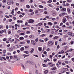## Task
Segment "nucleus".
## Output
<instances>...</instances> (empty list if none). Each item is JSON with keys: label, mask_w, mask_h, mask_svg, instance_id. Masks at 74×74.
I'll list each match as a JSON object with an SVG mask.
<instances>
[{"label": "nucleus", "mask_w": 74, "mask_h": 74, "mask_svg": "<svg viewBox=\"0 0 74 74\" xmlns=\"http://www.w3.org/2000/svg\"><path fill=\"white\" fill-rule=\"evenodd\" d=\"M14 3L13 0H8L7 2V4L8 5H11L13 4Z\"/></svg>", "instance_id": "1"}, {"label": "nucleus", "mask_w": 74, "mask_h": 74, "mask_svg": "<svg viewBox=\"0 0 74 74\" xmlns=\"http://www.w3.org/2000/svg\"><path fill=\"white\" fill-rule=\"evenodd\" d=\"M28 23H33L34 22V20L33 19H30L28 20Z\"/></svg>", "instance_id": "2"}, {"label": "nucleus", "mask_w": 74, "mask_h": 74, "mask_svg": "<svg viewBox=\"0 0 74 74\" xmlns=\"http://www.w3.org/2000/svg\"><path fill=\"white\" fill-rule=\"evenodd\" d=\"M66 14V13H62L60 14L59 15L60 17H61V16H63L64 15Z\"/></svg>", "instance_id": "3"}, {"label": "nucleus", "mask_w": 74, "mask_h": 74, "mask_svg": "<svg viewBox=\"0 0 74 74\" xmlns=\"http://www.w3.org/2000/svg\"><path fill=\"white\" fill-rule=\"evenodd\" d=\"M68 70V69L66 68V69H63L62 70V71L63 73H64L65 71H66V70Z\"/></svg>", "instance_id": "4"}, {"label": "nucleus", "mask_w": 74, "mask_h": 74, "mask_svg": "<svg viewBox=\"0 0 74 74\" xmlns=\"http://www.w3.org/2000/svg\"><path fill=\"white\" fill-rule=\"evenodd\" d=\"M42 47H38V50L40 52H41L42 51Z\"/></svg>", "instance_id": "5"}, {"label": "nucleus", "mask_w": 74, "mask_h": 74, "mask_svg": "<svg viewBox=\"0 0 74 74\" xmlns=\"http://www.w3.org/2000/svg\"><path fill=\"white\" fill-rule=\"evenodd\" d=\"M51 32V30L50 29H47L45 32H46V33H48L49 32Z\"/></svg>", "instance_id": "6"}, {"label": "nucleus", "mask_w": 74, "mask_h": 74, "mask_svg": "<svg viewBox=\"0 0 74 74\" xmlns=\"http://www.w3.org/2000/svg\"><path fill=\"white\" fill-rule=\"evenodd\" d=\"M34 50L33 49H32V50L29 52V53H34Z\"/></svg>", "instance_id": "7"}, {"label": "nucleus", "mask_w": 74, "mask_h": 74, "mask_svg": "<svg viewBox=\"0 0 74 74\" xmlns=\"http://www.w3.org/2000/svg\"><path fill=\"white\" fill-rule=\"evenodd\" d=\"M66 10V9L64 8H62L61 9V11H65Z\"/></svg>", "instance_id": "8"}, {"label": "nucleus", "mask_w": 74, "mask_h": 74, "mask_svg": "<svg viewBox=\"0 0 74 74\" xmlns=\"http://www.w3.org/2000/svg\"><path fill=\"white\" fill-rule=\"evenodd\" d=\"M67 11L68 14H70V13H71V11H70V8H67Z\"/></svg>", "instance_id": "9"}, {"label": "nucleus", "mask_w": 74, "mask_h": 74, "mask_svg": "<svg viewBox=\"0 0 74 74\" xmlns=\"http://www.w3.org/2000/svg\"><path fill=\"white\" fill-rule=\"evenodd\" d=\"M20 51H23L24 50H25V48L23 47H22L20 49Z\"/></svg>", "instance_id": "10"}, {"label": "nucleus", "mask_w": 74, "mask_h": 74, "mask_svg": "<svg viewBox=\"0 0 74 74\" xmlns=\"http://www.w3.org/2000/svg\"><path fill=\"white\" fill-rule=\"evenodd\" d=\"M13 49H14L13 47H11L9 49V51L10 52H12L13 51Z\"/></svg>", "instance_id": "11"}, {"label": "nucleus", "mask_w": 74, "mask_h": 74, "mask_svg": "<svg viewBox=\"0 0 74 74\" xmlns=\"http://www.w3.org/2000/svg\"><path fill=\"white\" fill-rule=\"evenodd\" d=\"M52 23L51 22H48V25H50V26H52Z\"/></svg>", "instance_id": "12"}, {"label": "nucleus", "mask_w": 74, "mask_h": 74, "mask_svg": "<svg viewBox=\"0 0 74 74\" xmlns=\"http://www.w3.org/2000/svg\"><path fill=\"white\" fill-rule=\"evenodd\" d=\"M56 69H57V68H56V67H54L51 68L52 70H56Z\"/></svg>", "instance_id": "13"}, {"label": "nucleus", "mask_w": 74, "mask_h": 74, "mask_svg": "<svg viewBox=\"0 0 74 74\" xmlns=\"http://www.w3.org/2000/svg\"><path fill=\"white\" fill-rule=\"evenodd\" d=\"M24 39V38H23V37H20L19 38V39L20 40H23Z\"/></svg>", "instance_id": "14"}, {"label": "nucleus", "mask_w": 74, "mask_h": 74, "mask_svg": "<svg viewBox=\"0 0 74 74\" xmlns=\"http://www.w3.org/2000/svg\"><path fill=\"white\" fill-rule=\"evenodd\" d=\"M29 37L32 38H34V35H31L29 36Z\"/></svg>", "instance_id": "15"}, {"label": "nucleus", "mask_w": 74, "mask_h": 74, "mask_svg": "<svg viewBox=\"0 0 74 74\" xmlns=\"http://www.w3.org/2000/svg\"><path fill=\"white\" fill-rule=\"evenodd\" d=\"M52 41H49L48 42V45H50V44H52Z\"/></svg>", "instance_id": "16"}, {"label": "nucleus", "mask_w": 74, "mask_h": 74, "mask_svg": "<svg viewBox=\"0 0 74 74\" xmlns=\"http://www.w3.org/2000/svg\"><path fill=\"white\" fill-rule=\"evenodd\" d=\"M24 53H25L26 54H29V51H24Z\"/></svg>", "instance_id": "17"}, {"label": "nucleus", "mask_w": 74, "mask_h": 74, "mask_svg": "<svg viewBox=\"0 0 74 74\" xmlns=\"http://www.w3.org/2000/svg\"><path fill=\"white\" fill-rule=\"evenodd\" d=\"M31 42L32 43L33 45H35V44H36L34 42V40H31Z\"/></svg>", "instance_id": "18"}, {"label": "nucleus", "mask_w": 74, "mask_h": 74, "mask_svg": "<svg viewBox=\"0 0 74 74\" xmlns=\"http://www.w3.org/2000/svg\"><path fill=\"white\" fill-rule=\"evenodd\" d=\"M29 64H33V62H32V61H31L29 60Z\"/></svg>", "instance_id": "19"}, {"label": "nucleus", "mask_w": 74, "mask_h": 74, "mask_svg": "<svg viewBox=\"0 0 74 74\" xmlns=\"http://www.w3.org/2000/svg\"><path fill=\"white\" fill-rule=\"evenodd\" d=\"M48 73V70H46L44 71V73H45V74H47Z\"/></svg>", "instance_id": "20"}, {"label": "nucleus", "mask_w": 74, "mask_h": 74, "mask_svg": "<svg viewBox=\"0 0 74 74\" xmlns=\"http://www.w3.org/2000/svg\"><path fill=\"white\" fill-rule=\"evenodd\" d=\"M58 63H59V64H62V62L61 61H58Z\"/></svg>", "instance_id": "21"}, {"label": "nucleus", "mask_w": 74, "mask_h": 74, "mask_svg": "<svg viewBox=\"0 0 74 74\" xmlns=\"http://www.w3.org/2000/svg\"><path fill=\"white\" fill-rule=\"evenodd\" d=\"M39 7L41 8H43V6L41 5H39Z\"/></svg>", "instance_id": "22"}, {"label": "nucleus", "mask_w": 74, "mask_h": 74, "mask_svg": "<svg viewBox=\"0 0 74 74\" xmlns=\"http://www.w3.org/2000/svg\"><path fill=\"white\" fill-rule=\"evenodd\" d=\"M58 37H59V36H56L54 37L53 39L54 40H56V39H57V38H58Z\"/></svg>", "instance_id": "23"}, {"label": "nucleus", "mask_w": 74, "mask_h": 74, "mask_svg": "<svg viewBox=\"0 0 74 74\" xmlns=\"http://www.w3.org/2000/svg\"><path fill=\"white\" fill-rule=\"evenodd\" d=\"M14 9L12 10L11 12V14H12V15H14Z\"/></svg>", "instance_id": "24"}, {"label": "nucleus", "mask_w": 74, "mask_h": 74, "mask_svg": "<svg viewBox=\"0 0 74 74\" xmlns=\"http://www.w3.org/2000/svg\"><path fill=\"white\" fill-rule=\"evenodd\" d=\"M70 36H72V37H73V36H74V34L71 33Z\"/></svg>", "instance_id": "25"}, {"label": "nucleus", "mask_w": 74, "mask_h": 74, "mask_svg": "<svg viewBox=\"0 0 74 74\" xmlns=\"http://www.w3.org/2000/svg\"><path fill=\"white\" fill-rule=\"evenodd\" d=\"M2 2L4 3H6V2H7V1H6V0H3L2 1Z\"/></svg>", "instance_id": "26"}, {"label": "nucleus", "mask_w": 74, "mask_h": 74, "mask_svg": "<svg viewBox=\"0 0 74 74\" xmlns=\"http://www.w3.org/2000/svg\"><path fill=\"white\" fill-rule=\"evenodd\" d=\"M25 49H27L28 48H29V46H26L24 47Z\"/></svg>", "instance_id": "27"}, {"label": "nucleus", "mask_w": 74, "mask_h": 74, "mask_svg": "<svg viewBox=\"0 0 74 74\" xmlns=\"http://www.w3.org/2000/svg\"><path fill=\"white\" fill-rule=\"evenodd\" d=\"M48 6L50 7H52V5L51 4H48Z\"/></svg>", "instance_id": "28"}, {"label": "nucleus", "mask_w": 74, "mask_h": 74, "mask_svg": "<svg viewBox=\"0 0 74 74\" xmlns=\"http://www.w3.org/2000/svg\"><path fill=\"white\" fill-rule=\"evenodd\" d=\"M3 41H7V39L6 38H4L3 39Z\"/></svg>", "instance_id": "29"}, {"label": "nucleus", "mask_w": 74, "mask_h": 74, "mask_svg": "<svg viewBox=\"0 0 74 74\" xmlns=\"http://www.w3.org/2000/svg\"><path fill=\"white\" fill-rule=\"evenodd\" d=\"M26 33L27 34H30V32L29 31H27Z\"/></svg>", "instance_id": "30"}, {"label": "nucleus", "mask_w": 74, "mask_h": 74, "mask_svg": "<svg viewBox=\"0 0 74 74\" xmlns=\"http://www.w3.org/2000/svg\"><path fill=\"white\" fill-rule=\"evenodd\" d=\"M64 38H66L67 37H68V35H65L64 36Z\"/></svg>", "instance_id": "31"}, {"label": "nucleus", "mask_w": 74, "mask_h": 74, "mask_svg": "<svg viewBox=\"0 0 74 74\" xmlns=\"http://www.w3.org/2000/svg\"><path fill=\"white\" fill-rule=\"evenodd\" d=\"M40 42H44V41L43 40H42L41 39H40Z\"/></svg>", "instance_id": "32"}, {"label": "nucleus", "mask_w": 74, "mask_h": 74, "mask_svg": "<svg viewBox=\"0 0 74 74\" xmlns=\"http://www.w3.org/2000/svg\"><path fill=\"white\" fill-rule=\"evenodd\" d=\"M26 7L28 8H30V6H29V5H26Z\"/></svg>", "instance_id": "33"}, {"label": "nucleus", "mask_w": 74, "mask_h": 74, "mask_svg": "<svg viewBox=\"0 0 74 74\" xmlns=\"http://www.w3.org/2000/svg\"><path fill=\"white\" fill-rule=\"evenodd\" d=\"M66 1H67V2H71V1H72V0H67Z\"/></svg>", "instance_id": "34"}, {"label": "nucleus", "mask_w": 74, "mask_h": 74, "mask_svg": "<svg viewBox=\"0 0 74 74\" xmlns=\"http://www.w3.org/2000/svg\"><path fill=\"white\" fill-rule=\"evenodd\" d=\"M6 52V50H3V53H5Z\"/></svg>", "instance_id": "35"}, {"label": "nucleus", "mask_w": 74, "mask_h": 74, "mask_svg": "<svg viewBox=\"0 0 74 74\" xmlns=\"http://www.w3.org/2000/svg\"><path fill=\"white\" fill-rule=\"evenodd\" d=\"M39 11L40 12H43L44 10L42 9H39Z\"/></svg>", "instance_id": "36"}, {"label": "nucleus", "mask_w": 74, "mask_h": 74, "mask_svg": "<svg viewBox=\"0 0 74 74\" xmlns=\"http://www.w3.org/2000/svg\"><path fill=\"white\" fill-rule=\"evenodd\" d=\"M20 44H25V42H21L20 43Z\"/></svg>", "instance_id": "37"}, {"label": "nucleus", "mask_w": 74, "mask_h": 74, "mask_svg": "<svg viewBox=\"0 0 74 74\" xmlns=\"http://www.w3.org/2000/svg\"><path fill=\"white\" fill-rule=\"evenodd\" d=\"M67 34H68V35H69V36H70L71 34V32H68L67 33Z\"/></svg>", "instance_id": "38"}, {"label": "nucleus", "mask_w": 74, "mask_h": 74, "mask_svg": "<svg viewBox=\"0 0 74 74\" xmlns=\"http://www.w3.org/2000/svg\"><path fill=\"white\" fill-rule=\"evenodd\" d=\"M55 27L57 29H58V28H59V27L58 25H56Z\"/></svg>", "instance_id": "39"}, {"label": "nucleus", "mask_w": 74, "mask_h": 74, "mask_svg": "<svg viewBox=\"0 0 74 74\" xmlns=\"http://www.w3.org/2000/svg\"><path fill=\"white\" fill-rule=\"evenodd\" d=\"M2 59H4L5 60H6V59H5V58L4 57H2Z\"/></svg>", "instance_id": "40"}, {"label": "nucleus", "mask_w": 74, "mask_h": 74, "mask_svg": "<svg viewBox=\"0 0 74 74\" xmlns=\"http://www.w3.org/2000/svg\"><path fill=\"white\" fill-rule=\"evenodd\" d=\"M22 36H24V35H25V34H24V33H21L20 34Z\"/></svg>", "instance_id": "41"}, {"label": "nucleus", "mask_w": 74, "mask_h": 74, "mask_svg": "<svg viewBox=\"0 0 74 74\" xmlns=\"http://www.w3.org/2000/svg\"><path fill=\"white\" fill-rule=\"evenodd\" d=\"M52 20V21H55L56 20V18H53Z\"/></svg>", "instance_id": "42"}, {"label": "nucleus", "mask_w": 74, "mask_h": 74, "mask_svg": "<svg viewBox=\"0 0 74 74\" xmlns=\"http://www.w3.org/2000/svg\"><path fill=\"white\" fill-rule=\"evenodd\" d=\"M46 34H43L41 35L42 37H44V36H45Z\"/></svg>", "instance_id": "43"}, {"label": "nucleus", "mask_w": 74, "mask_h": 74, "mask_svg": "<svg viewBox=\"0 0 74 74\" xmlns=\"http://www.w3.org/2000/svg\"><path fill=\"white\" fill-rule=\"evenodd\" d=\"M45 18H47V19H49V16H47L45 17Z\"/></svg>", "instance_id": "44"}, {"label": "nucleus", "mask_w": 74, "mask_h": 74, "mask_svg": "<svg viewBox=\"0 0 74 74\" xmlns=\"http://www.w3.org/2000/svg\"><path fill=\"white\" fill-rule=\"evenodd\" d=\"M70 70L71 71V72H73V70L72 69H70Z\"/></svg>", "instance_id": "45"}, {"label": "nucleus", "mask_w": 74, "mask_h": 74, "mask_svg": "<svg viewBox=\"0 0 74 74\" xmlns=\"http://www.w3.org/2000/svg\"><path fill=\"white\" fill-rule=\"evenodd\" d=\"M25 38H27V37H28V36L27 35H25V36H24Z\"/></svg>", "instance_id": "46"}, {"label": "nucleus", "mask_w": 74, "mask_h": 74, "mask_svg": "<svg viewBox=\"0 0 74 74\" xmlns=\"http://www.w3.org/2000/svg\"><path fill=\"white\" fill-rule=\"evenodd\" d=\"M27 43L28 44H29L30 43V40H28L27 41Z\"/></svg>", "instance_id": "47"}, {"label": "nucleus", "mask_w": 74, "mask_h": 74, "mask_svg": "<svg viewBox=\"0 0 74 74\" xmlns=\"http://www.w3.org/2000/svg\"><path fill=\"white\" fill-rule=\"evenodd\" d=\"M15 36H16V37H17V38H18V37H19V35H18L17 34H16L15 35Z\"/></svg>", "instance_id": "48"}, {"label": "nucleus", "mask_w": 74, "mask_h": 74, "mask_svg": "<svg viewBox=\"0 0 74 74\" xmlns=\"http://www.w3.org/2000/svg\"><path fill=\"white\" fill-rule=\"evenodd\" d=\"M65 63H66V64H69V62L68 61H65Z\"/></svg>", "instance_id": "49"}, {"label": "nucleus", "mask_w": 74, "mask_h": 74, "mask_svg": "<svg viewBox=\"0 0 74 74\" xmlns=\"http://www.w3.org/2000/svg\"><path fill=\"white\" fill-rule=\"evenodd\" d=\"M21 31L20 30H18V31H17V33H21Z\"/></svg>", "instance_id": "50"}, {"label": "nucleus", "mask_w": 74, "mask_h": 74, "mask_svg": "<svg viewBox=\"0 0 74 74\" xmlns=\"http://www.w3.org/2000/svg\"><path fill=\"white\" fill-rule=\"evenodd\" d=\"M45 41L46 42V41H48V38H46L45 39Z\"/></svg>", "instance_id": "51"}, {"label": "nucleus", "mask_w": 74, "mask_h": 74, "mask_svg": "<svg viewBox=\"0 0 74 74\" xmlns=\"http://www.w3.org/2000/svg\"><path fill=\"white\" fill-rule=\"evenodd\" d=\"M31 8H34V6H33V5H31Z\"/></svg>", "instance_id": "52"}, {"label": "nucleus", "mask_w": 74, "mask_h": 74, "mask_svg": "<svg viewBox=\"0 0 74 74\" xmlns=\"http://www.w3.org/2000/svg\"><path fill=\"white\" fill-rule=\"evenodd\" d=\"M63 20H64V21H66V18L64 17L63 18Z\"/></svg>", "instance_id": "53"}, {"label": "nucleus", "mask_w": 74, "mask_h": 74, "mask_svg": "<svg viewBox=\"0 0 74 74\" xmlns=\"http://www.w3.org/2000/svg\"><path fill=\"white\" fill-rule=\"evenodd\" d=\"M36 74H38V70H36Z\"/></svg>", "instance_id": "54"}, {"label": "nucleus", "mask_w": 74, "mask_h": 74, "mask_svg": "<svg viewBox=\"0 0 74 74\" xmlns=\"http://www.w3.org/2000/svg\"><path fill=\"white\" fill-rule=\"evenodd\" d=\"M38 10H36L35 11V13L37 14V13H38Z\"/></svg>", "instance_id": "55"}, {"label": "nucleus", "mask_w": 74, "mask_h": 74, "mask_svg": "<svg viewBox=\"0 0 74 74\" xmlns=\"http://www.w3.org/2000/svg\"><path fill=\"white\" fill-rule=\"evenodd\" d=\"M38 25H39V26H41V25H42V23H38Z\"/></svg>", "instance_id": "56"}, {"label": "nucleus", "mask_w": 74, "mask_h": 74, "mask_svg": "<svg viewBox=\"0 0 74 74\" xmlns=\"http://www.w3.org/2000/svg\"><path fill=\"white\" fill-rule=\"evenodd\" d=\"M30 12H33V10L32 9H30L29 10Z\"/></svg>", "instance_id": "57"}, {"label": "nucleus", "mask_w": 74, "mask_h": 74, "mask_svg": "<svg viewBox=\"0 0 74 74\" xmlns=\"http://www.w3.org/2000/svg\"><path fill=\"white\" fill-rule=\"evenodd\" d=\"M16 61H18V60H19V58H17L16 59Z\"/></svg>", "instance_id": "58"}, {"label": "nucleus", "mask_w": 74, "mask_h": 74, "mask_svg": "<svg viewBox=\"0 0 74 74\" xmlns=\"http://www.w3.org/2000/svg\"><path fill=\"white\" fill-rule=\"evenodd\" d=\"M62 45H66V43L65 42V43H62Z\"/></svg>", "instance_id": "59"}, {"label": "nucleus", "mask_w": 74, "mask_h": 74, "mask_svg": "<svg viewBox=\"0 0 74 74\" xmlns=\"http://www.w3.org/2000/svg\"><path fill=\"white\" fill-rule=\"evenodd\" d=\"M58 44V42L57 41H56L55 42V44L56 45Z\"/></svg>", "instance_id": "60"}, {"label": "nucleus", "mask_w": 74, "mask_h": 74, "mask_svg": "<svg viewBox=\"0 0 74 74\" xmlns=\"http://www.w3.org/2000/svg\"><path fill=\"white\" fill-rule=\"evenodd\" d=\"M48 3H51L52 2V0H50L49 1H48Z\"/></svg>", "instance_id": "61"}, {"label": "nucleus", "mask_w": 74, "mask_h": 74, "mask_svg": "<svg viewBox=\"0 0 74 74\" xmlns=\"http://www.w3.org/2000/svg\"><path fill=\"white\" fill-rule=\"evenodd\" d=\"M61 52L62 53H64V51L63 50H62L61 51Z\"/></svg>", "instance_id": "62"}, {"label": "nucleus", "mask_w": 74, "mask_h": 74, "mask_svg": "<svg viewBox=\"0 0 74 74\" xmlns=\"http://www.w3.org/2000/svg\"><path fill=\"white\" fill-rule=\"evenodd\" d=\"M29 63V61H27L25 62V63L26 64H27V63Z\"/></svg>", "instance_id": "63"}, {"label": "nucleus", "mask_w": 74, "mask_h": 74, "mask_svg": "<svg viewBox=\"0 0 74 74\" xmlns=\"http://www.w3.org/2000/svg\"><path fill=\"white\" fill-rule=\"evenodd\" d=\"M71 60H72V61H73V62H74V58H72L71 59Z\"/></svg>", "instance_id": "64"}]
</instances>
